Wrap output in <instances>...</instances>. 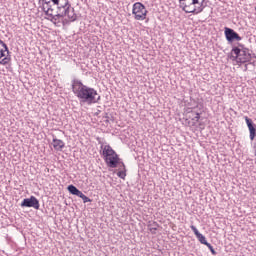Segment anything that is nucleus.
<instances>
[{"mask_svg":"<svg viewBox=\"0 0 256 256\" xmlns=\"http://www.w3.org/2000/svg\"><path fill=\"white\" fill-rule=\"evenodd\" d=\"M72 93L79 99L80 103H86V105H93L101 101V96L97 90L83 84L81 80H72Z\"/></svg>","mask_w":256,"mask_h":256,"instance_id":"f257e3e1","label":"nucleus"},{"mask_svg":"<svg viewBox=\"0 0 256 256\" xmlns=\"http://www.w3.org/2000/svg\"><path fill=\"white\" fill-rule=\"evenodd\" d=\"M230 59L231 61H236V63H249L251 61V52L245 45L238 43L237 46L232 47Z\"/></svg>","mask_w":256,"mask_h":256,"instance_id":"f03ea898","label":"nucleus"},{"mask_svg":"<svg viewBox=\"0 0 256 256\" xmlns=\"http://www.w3.org/2000/svg\"><path fill=\"white\" fill-rule=\"evenodd\" d=\"M103 159L108 167L115 169L119 165V155L110 145L101 146Z\"/></svg>","mask_w":256,"mask_h":256,"instance_id":"7ed1b4c3","label":"nucleus"},{"mask_svg":"<svg viewBox=\"0 0 256 256\" xmlns=\"http://www.w3.org/2000/svg\"><path fill=\"white\" fill-rule=\"evenodd\" d=\"M180 7L185 13H193V15H199L203 13V2L199 4V0H179Z\"/></svg>","mask_w":256,"mask_h":256,"instance_id":"20e7f679","label":"nucleus"},{"mask_svg":"<svg viewBox=\"0 0 256 256\" xmlns=\"http://www.w3.org/2000/svg\"><path fill=\"white\" fill-rule=\"evenodd\" d=\"M63 17H68L70 21H77V14H75V9L71 7L69 0L67 4L63 6L60 11H56L55 16H53V21H59Z\"/></svg>","mask_w":256,"mask_h":256,"instance_id":"39448f33","label":"nucleus"},{"mask_svg":"<svg viewBox=\"0 0 256 256\" xmlns=\"http://www.w3.org/2000/svg\"><path fill=\"white\" fill-rule=\"evenodd\" d=\"M147 13H149V11H147V8H145L143 3L136 2L133 4L132 14L136 21H145V19H147Z\"/></svg>","mask_w":256,"mask_h":256,"instance_id":"423d86ee","label":"nucleus"},{"mask_svg":"<svg viewBox=\"0 0 256 256\" xmlns=\"http://www.w3.org/2000/svg\"><path fill=\"white\" fill-rule=\"evenodd\" d=\"M42 1V11H44L45 15L52 18L57 15V4L49 1V0H41Z\"/></svg>","mask_w":256,"mask_h":256,"instance_id":"0eeeda50","label":"nucleus"},{"mask_svg":"<svg viewBox=\"0 0 256 256\" xmlns=\"http://www.w3.org/2000/svg\"><path fill=\"white\" fill-rule=\"evenodd\" d=\"M4 57V58H3ZM0 65H9V62L11 61V56H9V47H7V44L0 40Z\"/></svg>","mask_w":256,"mask_h":256,"instance_id":"6e6552de","label":"nucleus"},{"mask_svg":"<svg viewBox=\"0 0 256 256\" xmlns=\"http://www.w3.org/2000/svg\"><path fill=\"white\" fill-rule=\"evenodd\" d=\"M224 34L228 43H233V41H241L243 39L238 33L235 32V30L229 27L224 28Z\"/></svg>","mask_w":256,"mask_h":256,"instance_id":"1a4fd4ad","label":"nucleus"},{"mask_svg":"<svg viewBox=\"0 0 256 256\" xmlns=\"http://www.w3.org/2000/svg\"><path fill=\"white\" fill-rule=\"evenodd\" d=\"M21 207H32L33 209H39L41 205L39 204V200L35 196H31L30 198H25L21 204Z\"/></svg>","mask_w":256,"mask_h":256,"instance_id":"9d476101","label":"nucleus"},{"mask_svg":"<svg viewBox=\"0 0 256 256\" xmlns=\"http://www.w3.org/2000/svg\"><path fill=\"white\" fill-rule=\"evenodd\" d=\"M244 119L246 121V125L248 127V131L250 133V141H255L256 137V125L253 123V119L249 118L248 116H244Z\"/></svg>","mask_w":256,"mask_h":256,"instance_id":"9b49d317","label":"nucleus"},{"mask_svg":"<svg viewBox=\"0 0 256 256\" xmlns=\"http://www.w3.org/2000/svg\"><path fill=\"white\" fill-rule=\"evenodd\" d=\"M52 145L55 151H63V148L65 147V142H63V140L53 138Z\"/></svg>","mask_w":256,"mask_h":256,"instance_id":"f8f14e48","label":"nucleus"},{"mask_svg":"<svg viewBox=\"0 0 256 256\" xmlns=\"http://www.w3.org/2000/svg\"><path fill=\"white\" fill-rule=\"evenodd\" d=\"M48 1L53 2L54 4H57L56 11H60L61 9H63L64 6L67 5L68 0H48Z\"/></svg>","mask_w":256,"mask_h":256,"instance_id":"ddd939ff","label":"nucleus"},{"mask_svg":"<svg viewBox=\"0 0 256 256\" xmlns=\"http://www.w3.org/2000/svg\"><path fill=\"white\" fill-rule=\"evenodd\" d=\"M148 229L152 233V235H155V233H157V230L159 229V224L157 222H150L148 224Z\"/></svg>","mask_w":256,"mask_h":256,"instance_id":"4468645a","label":"nucleus"},{"mask_svg":"<svg viewBox=\"0 0 256 256\" xmlns=\"http://www.w3.org/2000/svg\"><path fill=\"white\" fill-rule=\"evenodd\" d=\"M196 238L198 239V241H200V243L202 245H208L209 244V242H207V238H205V236L201 233L198 236H196Z\"/></svg>","mask_w":256,"mask_h":256,"instance_id":"2eb2a0df","label":"nucleus"},{"mask_svg":"<svg viewBox=\"0 0 256 256\" xmlns=\"http://www.w3.org/2000/svg\"><path fill=\"white\" fill-rule=\"evenodd\" d=\"M68 191L69 193H71V195H77V192L79 191V189L75 187V185L71 184L68 186Z\"/></svg>","mask_w":256,"mask_h":256,"instance_id":"dca6fc26","label":"nucleus"},{"mask_svg":"<svg viewBox=\"0 0 256 256\" xmlns=\"http://www.w3.org/2000/svg\"><path fill=\"white\" fill-rule=\"evenodd\" d=\"M190 229H191V231H193V233H194V235H196V237L199 236V235H201V233L199 232V230L197 229V227L191 225V226H190Z\"/></svg>","mask_w":256,"mask_h":256,"instance_id":"f3484780","label":"nucleus"},{"mask_svg":"<svg viewBox=\"0 0 256 256\" xmlns=\"http://www.w3.org/2000/svg\"><path fill=\"white\" fill-rule=\"evenodd\" d=\"M206 247L211 251L212 255H217V251H215V248L211 244H206Z\"/></svg>","mask_w":256,"mask_h":256,"instance_id":"a211bd4d","label":"nucleus"},{"mask_svg":"<svg viewBox=\"0 0 256 256\" xmlns=\"http://www.w3.org/2000/svg\"><path fill=\"white\" fill-rule=\"evenodd\" d=\"M117 175L120 179H125V177H127V173L125 171H119Z\"/></svg>","mask_w":256,"mask_h":256,"instance_id":"6ab92c4d","label":"nucleus"},{"mask_svg":"<svg viewBox=\"0 0 256 256\" xmlns=\"http://www.w3.org/2000/svg\"><path fill=\"white\" fill-rule=\"evenodd\" d=\"M82 201L83 203H91V199L89 197H87L86 195L82 196Z\"/></svg>","mask_w":256,"mask_h":256,"instance_id":"aec40b11","label":"nucleus"},{"mask_svg":"<svg viewBox=\"0 0 256 256\" xmlns=\"http://www.w3.org/2000/svg\"><path fill=\"white\" fill-rule=\"evenodd\" d=\"M75 195H76V197H80V199H82L85 194H83V192H81V190H78Z\"/></svg>","mask_w":256,"mask_h":256,"instance_id":"412c9836","label":"nucleus"},{"mask_svg":"<svg viewBox=\"0 0 256 256\" xmlns=\"http://www.w3.org/2000/svg\"><path fill=\"white\" fill-rule=\"evenodd\" d=\"M201 119V114L196 113V116L193 118V121H199Z\"/></svg>","mask_w":256,"mask_h":256,"instance_id":"4be33fe9","label":"nucleus"},{"mask_svg":"<svg viewBox=\"0 0 256 256\" xmlns=\"http://www.w3.org/2000/svg\"><path fill=\"white\" fill-rule=\"evenodd\" d=\"M103 119H106L105 122L109 123V115L107 113H105V115L103 116Z\"/></svg>","mask_w":256,"mask_h":256,"instance_id":"5701e85b","label":"nucleus"},{"mask_svg":"<svg viewBox=\"0 0 256 256\" xmlns=\"http://www.w3.org/2000/svg\"><path fill=\"white\" fill-rule=\"evenodd\" d=\"M100 114H101V110H97V111L95 112V116H96V117H99Z\"/></svg>","mask_w":256,"mask_h":256,"instance_id":"b1692460","label":"nucleus"},{"mask_svg":"<svg viewBox=\"0 0 256 256\" xmlns=\"http://www.w3.org/2000/svg\"><path fill=\"white\" fill-rule=\"evenodd\" d=\"M122 166H123V167H125V164H124V163H122Z\"/></svg>","mask_w":256,"mask_h":256,"instance_id":"393cba45","label":"nucleus"}]
</instances>
